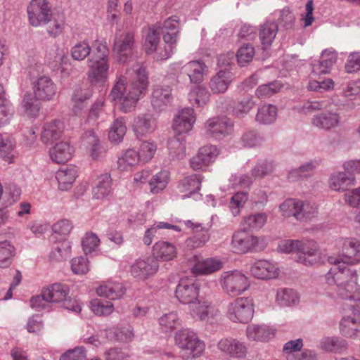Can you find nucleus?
Masks as SVG:
<instances>
[{"instance_id":"10","label":"nucleus","mask_w":360,"mask_h":360,"mask_svg":"<svg viewBox=\"0 0 360 360\" xmlns=\"http://www.w3.org/2000/svg\"><path fill=\"white\" fill-rule=\"evenodd\" d=\"M205 283L193 281L191 279H181L176 288L175 296L180 302L188 306L201 295V288Z\"/></svg>"},{"instance_id":"37","label":"nucleus","mask_w":360,"mask_h":360,"mask_svg":"<svg viewBox=\"0 0 360 360\" xmlns=\"http://www.w3.org/2000/svg\"><path fill=\"white\" fill-rule=\"evenodd\" d=\"M160 32L162 34L165 42H176L179 30V21L174 18H168L162 26L160 25Z\"/></svg>"},{"instance_id":"6","label":"nucleus","mask_w":360,"mask_h":360,"mask_svg":"<svg viewBox=\"0 0 360 360\" xmlns=\"http://www.w3.org/2000/svg\"><path fill=\"white\" fill-rule=\"evenodd\" d=\"M219 283L223 291L232 297L241 295L250 286L248 277L239 271H229L223 272Z\"/></svg>"},{"instance_id":"1","label":"nucleus","mask_w":360,"mask_h":360,"mask_svg":"<svg viewBox=\"0 0 360 360\" xmlns=\"http://www.w3.org/2000/svg\"><path fill=\"white\" fill-rule=\"evenodd\" d=\"M132 70L134 75L130 84L127 85L125 77L120 76L109 94L110 99L124 113L135 110L141 95L145 93L148 84V72L145 67L136 63Z\"/></svg>"},{"instance_id":"16","label":"nucleus","mask_w":360,"mask_h":360,"mask_svg":"<svg viewBox=\"0 0 360 360\" xmlns=\"http://www.w3.org/2000/svg\"><path fill=\"white\" fill-rule=\"evenodd\" d=\"M259 239L249 233L246 230L242 229L236 231L232 237V245L235 250L240 253H246L255 250Z\"/></svg>"},{"instance_id":"28","label":"nucleus","mask_w":360,"mask_h":360,"mask_svg":"<svg viewBox=\"0 0 360 360\" xmlns=\"http://www.w3.org/2000/svg\"><path fill=\"white\" fill-rule=\"evenodd\" d=\"M356 179L354 175L345 172L333 173L329 179V187L335 191H345L349 187L354 186Z\"/></svg>"},{"instance_id":"2","label":"nucleus","mask_w":360,"mask_h":360,"mask_svg":"<svg viewBox=\"0 0 360 360\" xmlns=\"http://www.w3.org/2000/svg\"><path fill=\"white\" fill-rule=\"evenodd\" d=\"M328 261L335 266L326 275L329 285H336L338 296L344 300L360 301V287L354 269L345 266L340 259L330 257Z\"/></svg>"},{"instance_id":"34","label":"nucleus","mask_w":360,"mask_h":360,"mask_svg":"<svg viewBox=\"0 0 360 360\" xmlns=\"http://www.w3.org/2000/svg\"><path fill=\"white\" fill-rule=\"evenodd\" d=\"M246 333L248 338L254 341H268L274 336V330L264 325L249 326Z\"/></svg>"},{"instance_id":"62","label":"nucleus","mask_w":360,"mask_h":360,"mask_svg":"<svg viewBox=\"0 0 360 360\" xmlns=\"http://www.w3.org/2000/svg\"><path fill=\"white\" fill-rule=\"evenodd\" d=\"M100 243V239L98 236L93 232H88L82 239V245L83 251L86 255L95 251Z\"/></svg>"},{"instance_id":"64","label":"nucleus","mask_w":360,"mask_h":360,"mask_svg":"<svg viewBox=\"0 0 360 360\" xmlns=\"http://www.w3.org/2000/svg\"><path fill=\"white\" fill-rule=\"evenodd\" d=\"M357 321L351 316L344 317L340 321L341 331L344 335L348 337L356 336Z\"/></svg>"},{"instance_id":"22","label":"nucleus","mask_w":360,"mask_h":360,"mask_svg":"<svg viewBox=\"0 0 360 360\" xmlns=\"http://www.w3.org/2000/svg\"><path fill=\"white\" fill-rule=\"evenodd\" d=\"M335 51L325 49L322 51L320 60L312 64V73L316 75L328 74L337 61Z\"/></svg>"},{"instance_id":"13","label":"nucleus","mask_w":360,"mask_h":360,"mask_svg":"<svg viewBox=\"0 0 360 360\" xmlns=\"http://www.w3.org/2000/svg\"><path fill=\"white\" fill-rule=\"evenodd\" d=\"M32 89L35 98L41 101H49L55 97L57 86L49 77L44 75L32 83Z\"/></svg>"},{"instance_id":"11","label":"nucleus","mask_w":360,"mask_h":360,"mask_svg":"<svg viewBox=\"0 0 360 360\" xmlns=\"http://www.w3.org/2000/svg\"><path fill=\"white\" fill-rule=\"evenodd\" d=\"M206 134L215 139H222L232 134L233 123L225 116L210 118L205 124Z\"/></svg>"},{"instance_id":"45","label":"nucleus","mask_w":360,"mask_h":360,"mask_svg":"<svg viewBox=\"0 0 360 360\" xmlns=\"http://www.w3.org/2000/svg\"><path fill=\"white\" fill-rule=\"evenodd\" d=\"M210 94L205 87L198 86L188 94V98L193 105L202 106L210 100Z\"/></svg>"},{"instance_id":"54","label":"nucleus","mask_w":360,"mask_h":360,"mask_svg":"<svg viewBox=\"0 0 360 360\" xmlns=\"http://www.w3.org/2000/svg\"><path fill=\"white\" fill-rule=\"evenodd\" d=\"M91 96V92L89 89L77 88L72 96L73 110L75 112L81 110L84 107V103Z\"/></svg>"},{"instance_id":"44","label":"nucleus","mask_w":360,"mask_h":360,"mask_svg":"<svg viewBox=\"0 0 360 360\" xmlns=\"http://www.w3.org/2000/svg\"><path fill=\"white\" fill-rule=\"evenodd\" d=\"M277 117V108L271 104L261 106L256 115V121L260 124H269L273 123Z\"/></svg>"},{"instance_id":"55","label":"nucleus","mask_w":360,"mask_h":360,"mask_svg":"<svg viewBox=\"0 0 360 360\" xmlns=\"http://www.w3.org/2000/svg\"><path fill=\"white\" fill-rule=\"evenodd\" d=\"M13 141L6 135L0 134V158L9 163L13 157Z\"/></svg>"},{"instance_id":"51","label":"nucleus","mask_w":360,"mask_h":360,"mask_svg":"<svg viewBox=\"0 0 360 360\" xmlns=\"http://www.w3.org/2000/svg\"><path fill=\"white\" fill-rule=\"evenodd\" d=\"M71 246L66 240H60L53 245L50 257L56 261H61L68 258L70 255Z\"/></svg>"},{"instance_id":"25","label":"nucleus","mask_w":360,"mask_h":360,"mask_svg":"<svg viewBox=\"0 0 360 360\" xmlns=\"http://www.w3.org/2000/svg\"><path fill=\"white\" fill-rule=\"evenodd\" d=\"M202 177L200 174H194L185 177L179 185V190L182 195V198L193 197L197 199L201 196L198 193L200 189Z\"/></svg>"},{"instance_id":"63","label":"nucleus","mask_w":360,"mask_h":360,"mask_svg":"<svg viewBox=\"0 0 360 360\" xmlns=\"http://www.w3.org/2000/svg\"><path fill=\"white\" fill-rule=\"evenodd\" d=\"M275 169V164L272 161H264L257 165L252 169L251 175L254 178H263L271 174Z\"/></svg>"},{"instance_id":"60","label":"nucleus","mask_w":360,"mask_h":360,"mask_svg":"<svg viewBox=\"0 0 360 360\" xmlns=\"http://www.w3.org/2000/svg\"><path fill=\"white\" fill-rule=\"evenodd\" d=\"M168 150L172 159H181L184 156L185 146L179 138L174 137L168 141Z\"/></svg>"},{"instance_id":"5","label":"nucleus","mask_w":360,"mask_h":360,"mask_svg":"<svg viewBox=\"0 0 360 360\" xmlns=\"http://www.w3.org/2000/svg\"><path fill=\"white\" fill-rule=\"evenodd\" d=\"M279 209L283 217H293L299 221L311 219L317 214V207L314 203L294 198L285 200Z\"/></svg>"},{"instance_id":"57","label":"nucleus","mask_w":360,"mask_h":360,"mask_svg":"<svg viewBox=\"0 0 360 360\" xmlns=\"http://www.w3.org/2000/svg\"><path fill=\"white\" fill-rule=\"evenodd\" d=\"M105 333L108 339L112 340L115 337L117 340L121 342H129L134 338V333L130 327L122 328L115 331L109 329L105 330Z\"/></svg>"},{"instance_id":"20","label":"nucleus","mask_w":360,"mask_h":360,"mask_svg":"<svg viewBox=\"0 0 360 360\" xmlns=\"http://www.w3.org/2000/svg\"><path fill=\"white\" fill-rule=\"evenodd\" d=\"M132 129L138 138L147 136L155 130V120L150 113L139 114L134 119Z\"/></svg>"},{"instance_id":"8","label":"nucleus","mask_w":360,"mask_h":360,"mask_svg":"<svg viewBox=\"0 0 360 360\" xmlns=\"http://www.w3.org/2000/svg\"><path fill=\"white\" fill-rule=\"evenodd\" d=\"M190 315L196 321L213 324L220 319V311L210 301L200 296L189 306Z\"/></svg>"},{"instance_id":"50","label":"nucleus","mask_w":360,"mask_h":360,"mask_svg":"<svg viewBox=\"0 0 360 360\" xmlns=\"http://www.w3.org/2000/svg\"><path fill=\"white\" fill-rule=\"evenodd\" d=\"M159 324L162 331L167 333L176 329L181 325V320L174 311L163 314L159 319Z\"/></svg>"},{"instance_id":"17","label":"nucleus","mask_w":360,"mask_h":360,"mask_svg":"<svg viewBox=\"0 0 360 360\" xmlns=\"http://www.w3.org/2000/svg\"><path fill=\"white\" fill-rule=\"evenodd\" d=\"M340 259L344 264H355L360 261V240L356 238H346L342 242V254Z\"/></svg>"},{"instance_id":"46","label":"nucleus","mask_w":360,"mask_h":360,"mask_svg":"<svg viewBox=\"0 0 360 360\" xmlns=\"http://www.w3.org/2000/svg\"><path fill=\"white\" fill-rule=\"evenodd\" d=\"M39 101L30 92L24 94L21 106L27 116L32 117L37 116L40 110Z\"/></svg>"},{"instance_id":"23","label":"nucleus","mask_w":360,"mask_h":360,"mask_svg":"<svg viewBox=\"0 0 360 360\" xmlns=\"http://www.w3.org/2000/svg\"><path fill=\"white\" fill-rule=\"evenodd\" d=\"M218 348L221 352L235 358L243 357L247 353L245 345L232 338L221 339L218 343Z\"/></svg>"},{"instance_id":"61","label":"nucleus","mask_w":360,"mask_h":360,"mask_svg":"<svg viewBox=\"0 0 360 360\" xmlns=\"http://www.w3.org/2000/svg\"><path fill=\"white\" fill-rule=\"evenodd\" d=\"M91 47L86 41H80L74 45L70 51L72 58L75 60H84L91 53Z\"/></svg>"},{"instance_id":"47","label":"nucleus","mask_w":360,"mask_h":360,"mask_svg":"<svg viewBox=\"0 0 360 360\" xmlns=\"http://www.w3.org/2000/svg\"><path fill=\"white\" fill-rule=\"evenodd\" d=\"M15 248L8 240L0 242V267H8L13 261Z\"/></svg>"},{"instance_id":"21","label":"nucleus","mask_w":360,"mask_h":360,"mask_svg":"<svg viewBox=\"0 0 360 360\" xmlns=\"http://www.w3.org/2000/svg\"><path fill=\"white\" fill-rule=\"evenodd\" d=\"M252 276L262 280L275 278L278 275V269L276 265L268 260H258L250 268Z\"/></svg>"},{"instance_id":"3","label":"nucleus","mask_w":360,"mask_h":360,"mask_svg":"<svg viewBox=\"0 0 360 360\" xmlns=\"http://www.w3.org/2000/svg\"><path fill=\"white\" fill-rule=\"evenodd\" d=\"M30 24L33 27L46 25V30L51 37H56L63 32L64 21L53 18V13L47 0H32L27 6Z\"/></svg>"},{"instance_id":"4","label":"nucleus","mask_w":360,"mask_h":360,"mask_svg":"<svg viewBox=\"0 0 360 360\" xmlns=\"http://www.w3.org/2000/svg\"><path fill=\"white\" fill-rule=\"evenodd\" d=\"M175 342L180 349V356L184 360H191L199 356L205 349L203 342L197 335L188 330L184 329L175 335Z\"/></svg>"},{"instance_id":"31","label":"nucleus","mask_w":360,"mask_h":360,"mask_svg":"<svg viewBox=\"0 0 360 360\" xmlns=\"http://www.w3.org/2000/svg\"><path fill=\"white\" fill-rule=\"evenodd\" d=\"M153 255L156 259L170 261L176 257V248L169 242L160 240L157 242L153 248Z\"/></svg>"},{"instance_id":"49","label":"nucleus","mask_w":360,"mask_h":360,"mask_svg":"<svg viewBox=\"0 0 360 360\" xmlns=\"http://www.w3.org/2000/svg\"><path fill=\"white\" fill-rule=\"evenodd\" d=\"M127 131V127L124 118L120 117L113 122L108 134L109 139L115 143H120Z\"/></svg>"},{"instance_id":"42","label":"nucleus","mask_w":360,"mask_h":360,"mask_svg":"<svg viewBox=\"0 0 360 360\" xmlns=\"http://www.w3.org/2000/svg\"><path fill=\"white\" fill-rule=\"evenodd\" d=\"M160 24L157 23L150 27L146 34L144 47L147 54L154 53L157 49L159 43V36Z\"/></svg>"},{"instance_id":"30","label":"nucleus","mask_w":360,"mask_h":360,"mask_svg":"<svg viewBox=\"0 0 360 360\" xmlns=\"http://www.w3.org/2000/svg\"><path fill=\"white\" fill-rule=\"evenodd\" d=\"M73 152V147L65 141L57 143L49 150L51 159L58 164L68 162L72 158Z\"/></svg>"},{"instance_id":"40","label":"nucleus","mask_w":360,"mask_h":360,"mask_svg":"<svg viewBox=\"0 0 360 360\" xmlns=\"http://www.w3.org/2000/svg\"><path fill=\"white\" fill-rule=\"evenodd\" d=\"M139 162H141V160L138 152L134 149L129 148L124 151L119 157L117 165L119 169L127 171L132 167L138 165Z\"/></svg>"},{"instance_id":"7","label":"nucleus","mask_w":360,"mask_h":360,"mask_svg":"<svg viewBox=\"0 0 360 360\" xmlns=\"http://www.w3.org/2000/svg\"><path fill=\"white\" fill-rule=\"evenodd\" d=\"M68 295V286L58 283L52 284L44 290V296L47 302L61 303V306L68 310L80 312V305Z\"/></svg>"},{"instance_id":"32","label":"nucleus","mask_w":360,"mask_h":360,"mask_svg":"<svg viewBox=\"0 0 360 360\" xmlns=\"http://www.w3.org/2000/svg\"><path fill=\"white\" fill-rule=\"evenodd\" d=\"M183 70L186 72L191 83L198 84L206 75L207 66L200 60H193L185 65Z\"/></svg>"},{"instance_id":"52","label":"nucleus","mask_w":360,"mask_h":360,"mask_svg":"<svg viewBox=\"0 0 360 360\" xmlns=\"http://www.w3.org/2000/svg\"><path fill=\"white\" fill-rule=\"evenodd\" d=\"M276 301L281 306H292L299 302L297 293L292 289H281L276 294Z\"/></svg>"},{"instance_id":"36","label":"nucleus","mask_w":360,"mask_h":360,"mask_svg":"<svg viewBox=\"0 0 360 360\" xmlns=\"http://www.w3.org/2000/svg\"><path fill=\"white\" fill-rule=\"evenodd\" d=\"M278 32V25L275 21L267 20L259 29V39L264 48L271 45Z\"/></svg>"},{"instance_id":"56","label":"nucleus","mask_w":360,"mask_h":360,"mask_svg":"<svg viewBox=\"0 0 360 360\" xmlns=\"http://www.w3.org/2000/svg\"><path fill=\"white\" fill-rule=\"evenodd\" d=\"M255 48L250 44H244L238 49L236 58L240 66H245L252 61L255 56Z\"/></svg>"},{"instance_id":"38","label":"nucleus","mask_w":360,"mask_h":360,"mask_svg":"<svg viewBox=\"0 0 360 360\" xmlns=\"http://www.w3.org/2000/svg\"><path fill=\"white\" fill-rule=\"evenodd\" d=\"M112 179L109 174H104L98 177L96 186L92 193L94 198L102 200L108 196L111 191Z\"/></svg>"},{"instance_id":"59","label":"nucleus","mask_w":360,"mask_h":360,"mask_svg":"<svg viewBox=\"0 0 360 360\" xmlns=\"http://www.w3.org/2000/svg\"><path fill=\"white\" fill-rule=\"evenodd\" d=\"M282 88L278 81H274L266 84L260 85L256 90L255 94L258 98H267L273 96Z\"/></svg>"},{"instance_id":"15","label":"nucleus","mask_w":360,"mask_h":360,"mask_svg":"<svg viewBox=\"0 0 360 360\" xmlns=\"http://www.w3.org/2000/svg\"><path fill=\"white\" fill-rule=\"evenodd\" d=\"M297 252L300 253L297 262L304 265H313L318 262L319 257L317 255L318 246L313 240H298Z\"/></svg>"},{"instance_id":"24","label":"nucleus","mask_w":360,"mask_h":360,"mask_svg":"<svg viewBox=\"0 0 360 360\" xmlns=\"http://www.w3.org/2000/svg\"><path fill=\"white\" fill-rule=\"evenodd\" d=\"M65 126L60 120L46 122L43 126L41 139L45 144H52L58 141L64 132Z\"/></svg>"},{"instance_id":"19","label":"nucleus","mask_w":360,"mask_h":360,"mask_svg":"<svg viewBox=\"0 0 360 360\" xmlns=\"http://www.w3.org/2000/svg\"><path fill=\"white\" fill-rule=\"evenodd\" d=\"M195 120L194 110L192 108H185L175 116L172 127L176 133L181 134L192 129Z\"/></svg>"},{"instance_id":"14","label":"nucleus","mask_w":360,"mask_h":360,"mask_svg":"<svg viewBox=\"0 0 360 360\" xmlns=\"http://www.w3.org/2000/svg\"><path fill=\"white\" fill-rule=\"evenodd\" d=\"M88 77L91 83H104L109 70L108 59L90 58L88 60Z\"/></svg>"},{"instance_id":"39","label":"nucleus","mask_w":360,"mask_h":360,"mask_svg":"<svg viewBox=\"0 0 360 360\" xmlns=\"http://www.w3.org/2000/svg\"><path fill=\"white\" fill-rule=\"evenodd\" d=\"M77 176V171L75 167H67L58 170L56 178L58 182L59 188L61 191H68L71 188Z\"/></svg>"},{"instance_id":"27","label":"nucleus","mask_w":360,"mask_h":360,"mask_svg":"<svg viewBox=\"0 0 360 360\" xmlns=\"http://www.w3.org/2000/svg\"><path fill=\"white\" fill-rule=\"evenodd\" d=\"M233 79V73L228 70H220L210 81L209 86L213 94H223L226 91Z\"/></svg>"},{"instance_id":"35","label":"nucleus","mask_w":360,"mask_h":360,"mask_svg":"<svg viewBox=\"0 0 360 360\" xmlns=\"http://www.w3.org/2000/svg\"><path fill=\"white\" fill-rule=\"evenodd\" d=\"M186 226H194L193 229H196V233L187 239L186 245L191 249H195L203 246L210 239L207 231L201 228L200 224L194 225L191 221L186 222Z\"/></svg>"},{"instance_id":"43","label":"nucleus","mask_w":360,"mask_h":360,"mask_svg":"<svg viewBox=\"0 0 360 360\" xmlns=\"http://www.w3.org/2000/svg\"><path fill=\"white\" fill-rule=\"evenodd\" d=\"M320 348L326 352L342 353L347 349V345L343 339L328 337L321 340Z\"/></svg>"},{"instance_id":"18","label":"nucleus","mask_w":360,"mask_h":360,"mask_svg":"<svg viewBox=\"0 0 360 360\" xmlns=\"http://www.w3.org/2000/svg\"><path fill=\"white\" fill-rule=\"evenodd\" d=\"M134 34L132 32L117 33L114 41L113 51L118 54V60L121 63L127 60V53L130 51L134 44Z\"/></svg>"},{"instance_id":"26","label":"nucleus","mask_w":360,"mask_h":360,"mask_svg":"<svg viewBox=\"0 0 360 360\" xmlns=\"http://www.w3.org/2000/svg\"><path fill=\"white\" fill-rule=\"evenodd\" d=\"M340 122V116L339 114L328 111L318 113L311 118L313 126L326 131L337 127Z\"/></svg>"},{"instance_id":"29","label":"nucleus","mask_w":360,"mask_h":360,"mask_svg":"<svg viewBox=\"0 0 360 360\" xmlns=\"http://www.w3.org/2000/svg\"><path fill=\"white\" fill-rule=\"evenodd\" d=\"M171 89L169 86H155L151 96V104L157 111L164 110L172 100Z\"/></svg>"},{"instance_id":"12","label":"nucleus","mask_w":360,"mask_h":360,"mask_svg":"<svg viewBox=\"0 0 360 360\" xmlns=\"http://www.w3.org/2000/svg\"><path fill=\"white\" fill-rule=\"evenodd\" d=\"M159 269L158 259L153 257L138 259L130 266V275L138 281H146L155 275Z\"/></svg>"},{"instance_id":"48","label":"nucleus","mask_w":360,"mask_h":360,"mask_svg":"<svg viewBox=\"0 0 360 360\" xmlns=\"http://www.w3.org/2000/svg\"><path fill=\"white\" fill-rule=\"evenodd\" d=\"M267 220L265 213H256L243 218V229L245 230H257L263 227Z\"/></svg>"},{"instance_id":"9","label":"nucleus","mask_w":360,"mask_h":360,"mask_svg":"<svg viewBox=\"0 0 360 360\" xmlns=\"http://www.w3.org/2000/svg\"><path fill=\"white\" fill-rule=\"evenodd\" d=\"M254 314L253 303L245 297L237 298L230 302L226 308V316L232 322L247 323Z\"/></svg>"},{"instance_id":"33","label":"nucleus","mask_w":360,"mask_h":360,"mask_svg":"<svg viewBox=\"0 0 360 360\" xmlns=\"http://www.w3.org/2000/svg\"><path fill=\"white\" fill-rule=\"evenodd\" d=\"M125 291V288L122 283H105L96 288V293L98 296L112 300L122 297Z\"/></svg>"},{"instance_id":"58","label":"nucleus","mask_w":360,"mask_h":360,"mask_svg":"<svg viewBox=\"0 0 360 360\" xmlns=\"http://www.w3.org/2000/svg\"><path fill=\"white\" fill-rule=\"evenodd\" d=\"M240 141L244 147L254 148L261 146L264 139L255 131L250 130L242 135Z\"/></svg>"},{"instance_id":"41","label":"nucleus","mask_w":360,"mask_h":360,"mask_svg":"<svg viewBox=\"0 0 360 360\" xmlns=\"http://www.w3.org/2000/svg\"><path fill=\"white\" fill-rule=\"evenodd\" d=\"M221 267V263L212 258H208L197 262L191 268V271L195 275L208 274L214 272Z\"/></svg>"},{"instance_id":"53","label":"nucleus","mask_w":360,"mask_h":360,"mask_svg":"<svg viewBox=\"0 0 360 360\" xmlns=\"http://www.w3.org/2000/svg\"><path fill=\"white\" fill-rule=\"evenodd\" d=\"M168 179L169 172L167 170L161 171L155 174L148 180L150 192L158 193L163 190L168 183Z\"/></svg>"}]
</instances>
